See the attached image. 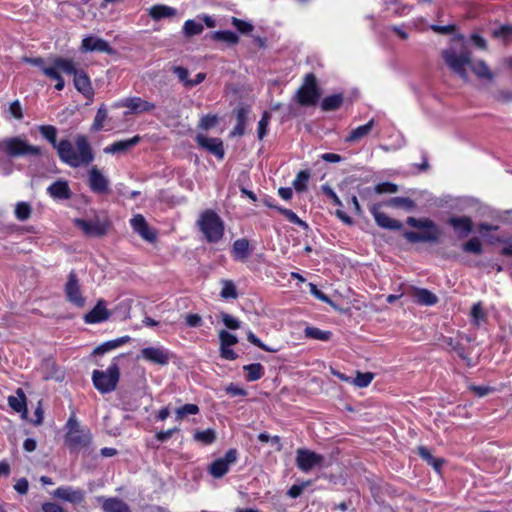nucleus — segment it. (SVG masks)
<instances>
[{"label":"nucleus","mask_w":512,"mask_h":512,"mask_svg":"<svg viewBox=\"0 0 512 512\" xmlns=\"http://www.w3.org/2000/svg\"><path fill=\"white\" fill-rule=\"evenodd\" d=\"M40 134L57 150L59 159L72 168L88 166L94 160L92 147L85 135L75 137V148L68 139L57 142V128L40 125Z\"/></svg>","instance_id":"f257e3e1"},{"label":"nucleus","mask_w":512,"mask_h":512,"mask_svg":"<svg viewBox=\"0 0 512 512\" xmlns=\"http://www.w3.org/2000/svg\"><path fill=\"white\" fill-rule=\"evenodd\" d=\"M197 226L209 243H217L224 236V222L213 210H205L197 220Z\"/></svg>","instance_id":"f03ea898"},{"label":"nucleus","mask_w":512,"mask_h":512,"mask_svg":"<svg viewBox=\"0 0 512 512\" xmlns=\"http://www.w3.org/2000/svg\"><path fill=\"white\" fill-rule=\"evenodd\" d=\"M1 152L11 158L40 156L42 153L40 147L31 145L21 136H14L1 140Z\"/></svg>","instance_id":"7ed1b4c3"},{"label":"nucleus","mask_w":512,"mask_h":512,"mask_svg":"<svg viewBox=\"0 0 512 512\" xmlns=\"http://www.w3.org/2000/svg\"><path fill=\"white\" fill-rule=\"evenodd\" d=\"M120 379V369L116 358L105 370H94L92 372V382L94 387L101 393L107 394L114 391Z\"/></svg>","instance_id":"20e7f679"},{"label":"nucleus","mask_w":512,"mask_h":512,"mask_svg":"<svg viewBox=\"0 0 512 512\" xmlns=\"http://www.w3.org/2000/svg\"><path fill=\"white\" fill-rule=\"evenodd\" d=\"M65 443L71 451H79L91 443V433L88 428L81 427L79 422L70 417L66 424Z\"/></svg>","instance_id":"39448f33"},{"label":"nucleus","mask_w":512,"mask_h":512,"mask_svg":"<svg viewBox=\"0 0 512 512\" xmlns=\"http://www.w3.org/2000/svg\"><path fill=\"white\" fill-rule=\"evenodd\" d=\"M442 58L455 74L467 79V67L471 65V55L468 50L457 52L454 48H448L442 51Z\"/></svg>","instance_id":"423d86ee"},{"label":"nucleus","mask_w":512,"mask_h":512,"mask_svg":"<svg viewBox=\"0 0 512 512\" xmlns=\"http://www.w3.org/2000/svg\"><path fill=\"white\" fill-rule=\"evenodd\" d=\"M384 193V182L373 187H366L360 191V196L367 201L368 208L373 215L378 226L384 228V213L382 212V202L376 201V198Z\"/></svg>","instance_id":"0eeeda50"},{"label":"nucleus","mask_w":512,"mask_h":512,"mask_svg":"<svg viewBox=\"0 0 512 512\" xmlns=\"http://www.w3.org/2000/svg\"><path fill=\"white\" fill-rule=\"evenodd\" d=\"M75 72V63L71 59L57 57L53 60V64L44 69V75L51 80L56 81L55 89L58 91L63 90L65 82L61 73L67 75Z\"/></svg>","instance_id":"6e6552de"},{"label":"nucleus","mask_w":512,"mask_h":512,"mask_svg":"<svg viewBox=\"0 0 512 512\" xmlns=\"http://www.w3.org/2000/svg\"><path fill=\"white\" fill-rule=\"evenodd\" d=\"M320 97L317 86V79L313 73L306 74L303 84L296 92V100L302 106H311L316 104Z\"/></svg>","instance_id":"1a4fd4ad"},{"label":"nucleus","mask_w":512,"mask_h":512,"mask_svg":"<svg viewBox=\"0 0 512 512\" xmlns=\"http://www.w3.org/2000/svg\"><path fill=\"white\" fill-rule=\"evenodd\" d=\"M173 356L174 354L163 346H149L141 349L137 359H142L159 366H166Z\"/></svg>","instance_id":"9d476101"},{"label":"nucleus","mask_w":512,"mask_h":512,"mask_svg":"<svg viewBox=\"0 0 512 512\" xmlns=\"http://www.w3.org/2000/svg\"><path fill=\"white\" fill-rule=\"evenodd\" d=\"M74 224L88 237H102L109 228V221L100 217L91 220L75 219Z\"/></svg>","instance_id":"9b49d317"},{"label":"nucleus","mask_w":512,"mask_h":512,"mask_svg":"<svg viewBox=\"0 0 512 512\" xmlns=\"http://www.w3.org/2000/svg\"><path fill=\"white\" fill-rule=\"evenodd\" d=\"M324 457L309 449L299 448L296 451V466L302 472H309L315 467H321Z\"/></svg>","instance_id":"f8f14e48"},{"label":"nucleus","mask_w":512,"mask_h":512,"mask_svg":"<svg viewBox=\"0 0 512 512\" xmlns=\"http://www.w3.org/2000/svg\"><path fill=\"white\" fill-rule=\"evenodd\" d=\"M65 295L67 300L73 305L82 308L85 305V298L82 296L80 290V283L77 277V274L74 270H72L68 274L67 282L65 284Z\"/></svg>","instance_id":"ddd939ff"},{"label":"nucleus","mask_w":512,"mask_h":512,"mask_svg":"<svg viewBox=\"0 0 512 512\" xmlns=\"http://www.w3.org/2000/svg\"><path fill=\"white\" fill-rule=\"evenodd\" d=\"M238 451L234 448L229 449L221 458L213 461L209 466V473L215 478L223 477L232 464L237 461Z\"/></svg>","instance_id":"4468645a"},{"label":"nucleus","mask_w":512,"mask_h":512,"mask_svg":"<svg viewBox=\"0 0 512 512\" xmlns=\"http://www.w3.org/2000/svg\"><path fill=\"white\" fill-rule=\"evenodd\" d=\"M53 497L72 504H80L85 500V491L73 486H60L52 493Z\"/></svg>","instance_id":"2eb2a0df"},{"label":"nucleus","mask_w":512,"mask_h":512,"mask_svg":"<svg viewBox=\"0 0 512 512\" xmlns=\"http://www.w3.org/2000/svg\"><path fill=\"white\" fill-rule=\"evenodd\" d=\"M446 223L454 229L457 237L463 239L473 231V221L469 216H451Z\"/></svg>","instance_id":"dca6fc26"},{"label":"nucleus","mask_w":512,"mask_h":512,"mask_svg":"<svg viewBox=\"0 0 512 512\" xmlns=\"http://www.w3.org/2000/svg\"><path fill=\"white\" fill-rule=\"evenodd\" d=\"M88 183L94 193L106 194L109 192V180L96 166H93L88 172Z\"/></svg>","instance_id":"f3484780"},{"label":"nucleus","mask_w":512,"mask_h":512,"mask_svg":"<svg viewBox=\"0 0 512 512\" xmlns=\"http://www.w3.org/2000/svg\"><path fill=\"white\" fill-rule=\"evenodd\" d=\"M118 107H126L130 110V113L133 114H141L145 112H150L155 109V104L149 101H146L140 97H128L120 100L117 103Z\"/></svg>","instance_id":"a211bd4d"},{"label":"nucleus","mask_w":512,"mask_h":512,"mask_svg":"<svg viewBox=\"0 0 512 512\" xmlns=\"http://www.w3.org/2000/svg\"><path fill=\"white\" fill-rule=\"evenodd\" d=\"M130 224L134 232L141 236L148 242H154L156 240V232L152 230L145 218L141 214L135 215L131 220Z\"/></svg>","instance_id":"6ab92c4d"},{"label":"nucleus","mask_w":512,"mask_h":512,"mask_svg":"<svg viewBox=\"0 0 512 512\" xmlns=\"http://www.w3.org/2000/svg\"><path fill=\"white\" fill-rule=\"evenodd\" d=\"M196 141L202 148L209 151L211 154L222 160L225 155L223 142L220 138H209L203 135H198Z\"/></svg>","instance_id":"aec40b11"},{"label":"nucleus","mask_w":512,"mask_h":512,"mask_svg":"<svg viewBox=\"0 0 512 512\" xmlns=\"http://www.w3.org/2000/svg\"><path fill=\"white\" fill-rule=\"evenodd\" d=\"M47 193L54 200H68L72 197V191L66 180H57L47 187Z\"/></svg>","instance_id":"412c9836"},{"label":"nucleus","mask_w":512,"mask_h":512,"mask_svg":"<svg viewBox=\"0 0 512 512\" xmlns=\"http://www.w3.org/2000/svg\"><path fill=\"white\" fill-rule=\"evenodd\" d=\"M110 316V312L106 308L104 300H99L95 307L84 315V321L87 324H96L106 321Z\"/></svg>","instance_id":"4be33fe9"},{"label":"nucleus","mask_w":512,"mask_h":512,"mask_svg":"<svg viewBox=\"0 0 512 512\" xmlns=\"http://www.w3.org/2000/svg\"><path fill=\"white\" fill-rule=\"evenodd\" d=\"M82 49L84 51H97V52H104L107 54H113L114 49L109 45L107 41L104 39L89 36L82 40Z\"/></svg>","instance_id":"5701e85b"},{"label":"nucleus","mask_w":512,"mask_h":512,"mask_svg":"<svg viewBox=\"0 0 512 512\" xmlns=\"http://www.w3.org/2000/svg\"><path fill=\"white\" fill-rule=\"evenodd\" d=\"M71 75L74 76V86L77 91L85 97H92L94 91L89 76L83 70H77L76 68Z\"/></svg>","instance_id":"b1692460"},{"label":"nucleus","mask_w":512,"mask_h":512,"mask_svg":"<svg viewBox=\"0 0 512 512\" xmlns=\"http://www.w3.org/2000/svg\"><path fill=\"white\" fill-rule=\"evenodd\" d=\"M141 140L139 135H136L130 139L120 140L112 143L111 145L104 148V153L106 154H117L124 153L128 151L130 148L136 146Z\"/></svg>","instance_id":"393cba45"},{"label":"nucleus","mask_w":512,"mask_h":512,"mask_svg":"<svg viewBox=\"0 0 512 512\" xmlns=\"http://www.w3.org/2000/svg\"><path fill=\"white\" fill-rule=\"evenodd\" d=\"M407 224L414 228L423 229L422 232L434 233L437 235V237H441L442 235L441 229L431 219L428 218L417 219L414 217H408Z\"/></svg>","instance_id":"a878e982"},{"label":"nucleus","mask_w":512,"mask_h":512,"mask_svg":"<svg viewBox=\"0 0 512 512\" xmlns=\"http://www.w3.org/2000/svg\"><path fill=\"white\" fill-rule=\"evenodd\" d=\"M417 454L423 461H425L428 465L432 466V468L436 472H441L442 467L445 463V460L443 458L434 457L431 451L426 446H418Z\"/></svg>","instance_id":"bb28decb"},{"label":"nucleus","mask_w":512,"mask_h":512,"mask_svg":"<svg viewBox=\"0 0 512 512\" xmlns=\"http://www.w3.org/2000/svg\"><path fill=\"white\" fill-rule=\"evenodd\" d=\"M374 127V120L368 121L366 124L358 126L352 129L350 133L345 137L347 143H357L366 137Z\"/></svg>","instance_id":"cd10ccee"},{"label":"nucleus","mask_w":512,"mask_h":512,"mask_svg":"<svg viewBox=\"0 0 512 512\" xmlns=\"http://www.w3.org/2000/svg\"><path fill=\"white\" fill-rule=\"evenodd\" d=\"M249 241L245 238L237 239L232 246V256L235 260L244 261L250 256Z\"/></svg>","instance_id":"c85d7f7f"},{"label":"nucleus","mask_w":512,"mask_h":512,"mask_svg":"<svg viewBox=\"0 0 512 512\" xmlns=\"http://www.w3.org/2000/svg\"><path fill=\"white\" fill-rule=\"evenodd\" d=\"M250 109L248 107H240L236 110V120L237 123L231 132L233 136H242L245 133L246 121L248 118V114Z\"/></svg>","instance_id":"c756f323"},{"label":"nucleus","mask_w":512,"mask_h":512,"mask_svg":"<svg viewBox=\"0 0 512 512\" xmlns=\"http://www.w3.org/2000/svg\"><path fill=\"white\" fill-rule=\"evenodd\" d=\"M149 15L153 20H160L162 18H169L176 15V9L167 5H154L149 9Z\"/></svg>","instance_id":"7c9ffc66"},{"label":"nucleus","mask_w":512,"mask_h":512,"mask_svg":"<svg viewBox=\"0 0 512 512\" xmlns=\"http://www.w3.org/2000/svg\"><path fill=\"white\" fill-rule=\"evenodd\" d=\"M130 341V337L129 336H123V337H120V338H116V339H113V340H109L107 342H104L102 343L101 345L97 346L94 351H93V354L95 355H102L106 352H109L113 349H116L118 347H120L121 345L127 343Z\"/></svg>","instance_id":"2f4dec72"},{"label":"nucleus","mask_w":512,"mask_h":512,"mask_svg":"<svg viewBox=\"0 0 512 512\" xmlns=\"http://www.w3.org/2000/svg\"><path fill=\"white\" fill-rule=\"evenodd\" d=\"M404 237L411 243L418 242H438L440 237H437L434 233L406 231Z\"/></svg>","instance_id":"473e14b6"},{"label":"nucleus","mask_w":512,"mask_h":512,"mask_svg":"<svg viewBox=\"0 0 512 512\" xmlns=\"http://www.w3.org/2000/svg\"><path fill=\"white\" fill-rule=\"evenodd\" d=\"M102 508L104 512H131L130 507L119 498L105 499Z\"/></svg>","instance_id":"72a5a7b5"},{"label":"nucleus","mask_w":512,"mask_h":512,"mask_svg":"<svg viewBox=\"0 0 512 512\" xmlns=\"http://www.w3.org/2000/svg\"><path fill=\"white\" fill-rule=\"evenodd\" d=\"M17 396H9L8 404L15 412H26V396L21 388L17 389Z\"/></svg>","instance_id":"f704fd0d"},{"label":"nucleus","mask_w":512,"mask_h":512,"mask_svg":"<svg viewBox=\"0 0 512 512\" xmlns=\"http://www.w3.org/2000/svg\"><path fill=\"white\" fill-rule=\"evenodd\" d=\"M304 336L306 338H310V339H314V340L329 341L332 337V332L324 331V330H321V329H319L317 327H313V326H307L304 329Z\"/></svg>","instance_id":"c9c22d12"},{"label":"nucleus","mask_w":512,"mask_h":512,"mask_svg":"<svg viewBox=\"0 0 512 512\" xmlns=\"http://www.w3.org/2000/svg\"><path fill=\"white\" fill-rule=\"evenodd\" d=\"M470 68L472 72L480 79H486L490 81L493 79V73L483 60L477 61L473 64L471 63Z\"/></svg>","instance_id":"e433bc0d"},{"label":"nucleus","mask_w":512,"mask_h":512,"mask_svg":"<svg viewBox=\"0 0 512 512\" xmlns=\"http://www.w3.org/2000/svg\"><path fill=\"white\" fill-rule=\"evenodd\" d=\"M243 370L247 373L246 380L250 382L257 381L264 375V367L260 363L245 365Z\"/></svg>","instance_id":"4c0bfd02"},{"label":"nucleus","mask_w":512,"mask_h":512,"mask_svg":"<svg viewBox=\"0 0 512 512\" xmlns=\"http://www.w3.org/2000/svg\"><path fill=\"white\" fill-rule=\"evenodd\" d=\"M203 30H204V26H203L202 22L194 20V19H189V20L185 21V23L183 25V34L186 37H193V36L199 35L203 32Z\"/></svg>","instance_id":"58836bf2"},{"label":"nucleus","mask_w":512,"mask_h":512,"mask_svg":"<svg viewBox=\"0 0 512 512\" xmlns=\"http://www.w3.org/2000/svg\"><path fill=\"white\" fill-rule=\"evenodd\" d=\"M267 205L269 207L276 209L279 213L285 216L289 222L301 226L305 229L308 228V224L305 221L301 220L292 210L280 206H274L269 203H267Z\"/></svg>","instance_id":"ea45409f"},{"label":"nucleus","mask_w":512,"mask_h":512,"mask_svg":"<svg viewBox=\"0 0 512 512\" xmlns=\"http://www.w3.org/2000/svg\"><path fill=\"white\" fill-rule=\"evenodd\" d=\"M343 103L342 94H334L326 96L321 102V109L323 111H333L338 109Z\"/></svg>","instance_id":"a19ab883"},{"label":"nucleus","mask_w":512,"mask_h":512,"mask_svg":"<svg viewBox=\"0 0 512 512\" xmlns=\"http://www.w3.org/2000/svg\"><path fill=\"white\" fill-rule=\"evenodd\" d=\"M386 206L412 210L415 206V203L412 199L407 197H393L389 200H386Z\"/></svg>","instance_id":"79ce46f5"},{"label":"nucleus","mask_w":512,"mask_h":512,"mask_svg":"<svg viewBox=\"0 0 512 512\" xmlns=\"http://www.w3.org/2000/svg\"><path fill=\"white\" fill-rule=\"evenodd\" d=\"M417 302L423 305H434L438 302L437 296L427 289H418L416 292Z\"/></svg>","instance_id":"37998d69"},{"label":"nucleus","mask_w":512,"mask_h":512,"mask_svg":"<svg viewBox=\"0 0 512 512\" xmlns=\"http://www.w3.org/2000/svg\"><path fill=\"white\" fill-rule=\"evenodd\" d=\"M470 315L472 318V322L475 325H480L481 322H485L487 320V314L483 308L482 302H477L473 304Z\"/></svg>","instance_id":"c03bdc74"},{"label":"nucleus","mask_w":512,"mask_h":512,"mask_svg":"<svg viewBox=\"0 0 512 512\" xmlns=\"http://www.w3.org/2000/svg\"><path fill=\"white\" fill-rule=\"evenodd\" d=\"M212 39H214L216 41L226 42L231 45L236 44L239 41L238 35L229 30L214 32L212 34Z\"/></svg>","instance_id":"a18cd8bd"},{"label":"nucleus","mask_w":512,"mask_h":512,"mask_svg":"<svg viewBox=\"0 0 512 512\" xmlns=\"http://www.w3.org/2000/svg\"><path fill=\"white\" fill-rule=\"evenodd\" d=\"M443 342L448 348L456 352L461 359L467 358L465 347L461 342L452 337H444Z\"/></svg>","instance_id":"49530a36"},{"label":"nucleus","mask_w":512,"mask_h":512,"mask_svg":"<svg viewBox=\"0 0 512 512\" xmlns=\"http://www.w3.org/2000/svg\"><path fill=\"white\" fill-rule=\"evenodd\" d=\"M15 217L20 221H26L30 218L32 207L27 202H18L15 206Z\"/></svg>","instance_id":"de8ad7c7"},{"label":"nucleus","mask_w":512,"mask_h":512,"mask_svg":"<svg viewBox=\"0 0 512 512\" xmlns=\"http://www.w3.org/2000/svg\"><path fill=\"white\" fill-rule=\"evenodd\" d=\"M462 249L466 253L481 254L483 252L482 243L477 237H472L462 245Z\"/></svg>","instance_id":"09e8293b"},{"label":"nucleus","mask_w":512,"mask_h":512,"mask_svg":"<svg viewBox=\"0 0 512 512\" xmlns=\"http://www.w3.org/2000/svg\"><path fill=\"white\" fill-rule=\"evenodd\" d=\"M309 178H310V173L307 170H302V171L298 172V174L296 175V178L293 181L294 189L298 192H302V191L306 190Z\"/></svg>","instance_id":"8fccbe9b"},{"label":"nucleus","mask_w":512,"mask_h":512,"mask_svg":"<svg viewBox=\"0 0 512 512\" xmlns=\"http://www.w3.org/2000/svg\"><path fill=\"white\" fill-rule=\"evenodd\" d=\"M199 413V407L196 404H185L176 409V419L183 420L188 415H196Z\"/></svg>","instance_id":"3c124183"},{"label":"nucleus","mask_w":512,"mask_h":512,"mask_svg":"<svg viewBox=\"0 0 512 512\" xmlns=\"http://www.w3.org/2000/svg\"><path fill=\"white\" fill-rule=\"evenodd\" d=\"M107 115L108 114L106 107L104 105H101L97 110L96 116L91 127L93 131H100L103 128V124L107 119Z\"/></svg>","instance_id":"603ef678"},{"label":"nucleus","mask_w":512,"mask_h":512,"mask_svg":"<svg viewBox=\"0 0 512 512\" xmlns=\"http://www.w3.org/2000/svg\"><path fill=\"white\" fill-rule=\"evenodd\" d=\"M195 440L200 441L206 445L211 444L216 439L215 431L212 429H206L203 431H197L194 435Z\"/></svg>","instance_id":"864d4df0"},{"label":"nucleus","mask_w":512,"mask_h":512,"mask_svg":"<svg viewBox=\"0 0 512 512\" xmlns=\"http://www.w3.org/2000/svg\"><path fill=\"white\" fill-rule=\"evenodd\" d=\"M46 366L50 368V372L45 376L46 379H54L56 381L64 380V372L54 362L48 361Z\"/></svg>","instance_id":"5fc2aeb1"},{"label":"nucleus","mask_w":512,"mask_h":512,"mask_svg":"<svg viewBox=\"0 0 512 512\" xmlns=\"http://www.w3.org/2000/svg\"><path fill=\"white\" fill-rule=\"evenodd\" d=\"M171 71L177 76L178 80L184 85V87L188 88V83L190 81L188 69L183 66H172Z\"/></svg>","instance_id":"6e6d98bb"},{"label":"nucleus","mask_w":512,"mask_h":512,"mask_svg":"<svg viewBox=\"0 0 512 512\" xmlns=\"http://www.w3.org/2000/svg\"><path fill=\"white\" fill-rule=\"evenodd\" d=\"M271 119V115L269 112L265 111L258 122L257 134L258 139L262 140L267 133V127L269 125V121Z\"/></svg>","instance_id":"4d7b16f0"},{"label":"nucleus","mask_w":512,"mask_h":512,"mask_svg":"<svg viewBox=\"0 0 512 512\" xmlns=\"http://www.w3.org/2000/svg\"><path fill=\"white\" fill-rule=\"evenodd\" d=\"M220 347H231L238 342L237 337L234 334L226 330L219 332Z\"/></svg>","instance_id":"13d9d810"},{"label":"nucleus","mask_w":512,"mask_h":512,"mask_svg":"<svg viewBox=\"0 0 512 512\" xmlns=\"http://www.w3.org/2000/svg\"><path fill=\"white\" fill-rule=\"evenodd\" d=\"M373 379V374L372 373H360V372H357V375L356 377L352 380V382L358 386V387H367L371 381Z\"/></svg>","instance_id":"bf43d9fd"},{"label":"nucleus","mask_w":512,"mask_h":512,"mask_svg":"<svg viewBox=\"0 0 512 512\" xmlns=\"http://www.w3.org/2000/svg\"><path fill=\"white\" fill-rule=\"evenodd\" d=\"M247 340L252 343L253 345L259 347L260 349L267 351V352H277V349L270 348L267 345H265L252 331H249L247 334Z\"/></svg>","instance_id":"052dcab7"},{"label":"nucleus","mask_w":512,"mask_h":512,"mask_svg":"<svg viewBox=\"0 0 512 512\" xmlns=\"http://www.w3.org/2000/svg\"><path fill=\"white\" fill-rule=\"evenodd\" d=\"M221 296L225 299L237 297L236 287L232 281L224 282V285L221 290Z\"/></svg>","instance_id":"680f3d73"},{"label":"nucleus","mask_w":512,"mask_h":512,"mask_svg":"<svg viewBox=\"0 0 512 512\" xmlns=\"http://www.w3.org/2000/svg\"><path fill=\"white\" fill-rule=\"evenodd\" d=\"M232 24L239 32L244 34L250 33L253 30L252 24L235 17L232 18Z\"/></svg>","instance_id":"e2e57ef3"},{"label":"nucleus","mask_w":512,"mask_h":512,"mask_svg":"<svg viewBox=\"0 0 512 512\" xmlns=\"http://www.w3.org/2000/svg\"><path fill=\"white\" fill-rule=\"evenodd\" d=\"M221 320L224 325L232 330L238 329L240 327V321L235 317L231 316L227 313H221Z\"/></svg>","instance_id":"0e129e2a"},{"label":"nucleus","mask_w":512,"mask_h":512,"mask_svg":"<svg viewBox=\"0 0 512 512\" xmlns=\"http://www.w3.org/2000/svg\"><path fill=\"white\" fill-rule=\"evenodd\" d=\"M469 390L478 397H484L493 392L494 388L490 386L470 385Z\"/></svg>","instance_id":"69168bd1"},{"label":"nucleus","mask_w":512,"mask_h":512,"mask_svg":"<svg viewBox=\"0 0 512 512\" xmlns=\"http://www.w3.org/2000/svg\"><path fill=\"white\" fill-rule=\"evenodd\" d=\"M310 481H306V482H303L302 484L300 485H293L290 487V489L287 491V495L290 497V498H297L299 497L302 492L304 491V489L310 485Z\"/></svg>","instance_id":"338daca9"},{"label":"nucleus","mask_w":512,"mask_h":512,"mask_svg":"<svg viewBox=\"0 0 512 512\" xmlns=\"http://www.w3.org/2000/svg\"><path fill=\"white\" fill-rule=\"evenodd\" d=\"M42 512H66L65 509L55 502H45L41 506Z\"/></svg>","instance_id":"774afa93"}]
</instances>
